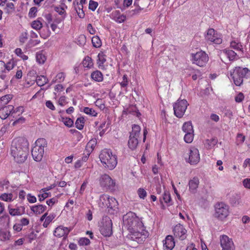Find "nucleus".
Instances as JSON below:
<instances>
[{
    "instance_id": "f257e3e1",
    "label": "nucleus",
    "mask_w": 250,
    "mask_h": 250,
    "mask_svg": "<svg viewBox=\"0 0 250 250\" xmlns=\"http://www.w3.org/2000/svg\"><path fill=\"white\" fill-rule=\"evenodd\" d=\"M29 143L26 139L22 137L16 138L12 142L11 153L17 163H22L27 158Z\"/></svg>"
},
{
    "instance_id": "f03ea898",
    "label": "nucleus",
    "mask_w": 250,
    "mask_h": 250,
    "mask_svg": "<svg viewBox=\"0 0 250 250\" xmlns=\"http://www.w3.org/2000/svg\"><path fill=\"white\" fill-rule=\"evenodd\" d=\"M99 158L104 167L110 170L114 169L117 165V156L113 154L110 149H104L102 150Z\"/></svg>"
},
{
    "instance_id": "7ed1b4c3",
    "label": "nucleus",
    "mask_w": 250,
    "mask_h": 250,
    "mask_svg": "<svg viewBox=\"0 0 250 250\" xmlns=\"http://www.w3.org/2000/svg\"><path fill=\"white\" fill-rule=\"evenodd\" d=\"M100 206L102 208L106 207L109 213L114 214L118 212L119 204L115 198L103 194L100 196Z\"/></svg>"
},
{
    "instance_id": "20e7f679",
    "label": "nucleus",
    "mask_w": 250,
    "mask_h": 250,
    "mask_svg": "<svg viewBox=\"0 0 250 250\" xmlns=\"http://www.w3.org/2000/svg\"><path fill=\"white\" fill-rule=\"evenodd\" d=\"M250 76V70L248 68L235 67L233 72L230 73V76L236 86H240L243 83L244 78H248Z\"/></svg>"
},
{
    "instance_id": "39448f33",
    "label": "nucleus",
    "mask_w": 250,
    "mask_h": 250,
    "mask_svg": "<svg viewBox=\"0 0 250 250\" xmlns=\"http://www.w3.org/2000/svg\"><path fill=\"white\" fill-rule=\"evenodd\" d=\"M47 146V141L44 138H39L35 142L32 150V156L37 162L41 161L44 154V148Z\"/></svg>"
},
{
    "instance_id": "423d86ee",
    "label": "nucleus",
    "mask_w": 250,
    "mask_h": 250,
    "mask_svg": "<svg viewBox=\"0 0 250 250\" xmlns=\"http://www.w3.org/2000/svg\"><path fill=\"white\" fill-rule=\"evenodd\" d=\"M123 222L125 226L127 227L130 232L135 231L142 226V223L139 221L134 213L129 212L123 216Z\"/></svg>"
},
{
    "instance_id": "0eeeda50",
    "label": "nucleus",
    "mask_w": 250,
    "mask_h": 250,
    "mask_svg": "<svg viewBox=\"0 0 250 250\" xmlns=\"http://www.w3.org/2000/svg\"><path fill=\"white\" fill-rule=\"evenodd\" d=\"M191 61L193 63L199 66L203 67L208 61V56L205 52L200 51L195 54H191Z\"/></svg>"
},
{
    "instance_id": "6e6552de",
    "label": "nucleus",
    "mask_w": 250,
    "mask_h": 250,
    "mask_svg": "<svg viewBox=\"0 0 250 250\" xmlns=\"http://www.w3.org/2000/svg\"><path fill=\"white\" fill-rule=\"evenodd\" d=\"M215 217L219 219L223 220L229 214V207L224 203H218L215 206Z\"/></svg>"
},
{
    "instance_id": "1a4fd4ad",
    "label": "nucleus",
    "mask_w": 250,
    "mask_h": 250,
    "mask_svg": "<svg viewBox=\"0 0 250 250\" xmlns=\"http://www.w3.org/2000/svg\"><path fill=\"white\" fill-rule=\"evenodd\" d=\"M102 225L100 228L101 233L105 237H109L112 234V222L110 217L105 216L103 218Z\"/></svg>"
},
{
    "instance_id": "9d476101",
    "label": "nucleus",
    "mask_w": 250,
    "mask_h": 250,
    "mask_svg": "<svg viewBox=\"0 0 250 250\" xmlns=\"http://www.w3.org/2000/svg\"><path fill=\"white\" fill-rule=\"evenodd\" d=\"M188 104L186 100H178L173 104L174 115L178 118H182L187 108Z\"/></svg>"
},
{
    "instance_id": "9b49d317",
    "label": "nucleus",
    "mask_w": 250,
    "mask_h": 250,
    "mask_svg": "<svg viewBox=\"0 0 250 250\" xmlns=\"http://www.w3.org/2000/svg\"><path fill=\"white\" fill-rule=\"evenodd\" d=\"M100 186L107 190H114L115 189V182L108 175L104 174L100 178Z\"/></svg>"
},
{
    "instance_id": "f8f14e48",
    "label": "nucleus",
    "mask_w": 250,
    "mask_h": 250,
    "mask_svg": "<svg viewBox=\"0 0 250 250\" xmlns=\"http://www.w3.org/2000/svg\"><path fill=\"white\" fill-rule=\"evenodd\" d=\"M187 162L190 165H196L199 163L200 158L199 150L197 148L193 147L189 149L188 153L185 157Z\"/></svg>"
},
{
    "instance_id": "ddd939ff",
    "label": "nucleus",
    "mask_w": 250,
    "mask_h": 250,
    "mask_svg": "<svg viewBox=\"0 0 250 250\" xmlns=\"http://www.w3.org/2000/svg\"><path fill=\"white\" fill-rule=\"evenodd\" d=\"M130 233L129 238L131 240L136 241L138 243H143L148 236V232L144 229H142V231L140 232L137 229L134 231H131Z\"/></svg>"
},
{
    "instance_id": "4468645a",
    "label": "nucleus",
    "mask_w": 250,
    "mask_h": 250,
    "mask_svg": "<svg viewBox=\"0 0 250 250\" xmlns=\"http://www.w3.org/2000/svg\"><path fill=\"white\" fill-rule=\"evenodd\" d=\"M220 244L222 250H235V246L231 239L226 235L220 236Z\"/></svg>"
},
{
    "instance_id": "2eb2a0df",
    "label": "nucleus",
    "mask_w": 250,
    "mask_h": 250,
    "mask_svg": "<svg viewBox=\"0 0 250 250\" xmlns=\"http://www.w3.org/2000/svg\"><path fill=\"white\" fill-rule=\"evenodd\" d=\"M173 234L175 237L181 240H184L187 238V230L183 225L179 224L176 225L173 229Z\"/></svg>"
},
{
    "instance_id": "dca6fc26",
    "label": "nucleus",
    "mask_w": 250,
    "mask_h": 250,
    "mask_svg": "<svg viewBox=\"0 0 250 250\" xmlns=\"http://www.w3.org/2000/svg\"><path fill=\"white\" fill-rule=\"evenodd\" d=\"M206 39L207 40L213 42L216 44H220L222 42V39L220 38V36L216 33V31L213 28L208 29Z\"/></svg>"
},
{
    "instance_id": "f3484780",
    "label": "nucleus",
    "mask_w": 250,
    "mask_h": 250,
    "mask_svg": "<svg viewBox=\"0 0 250 250\" xmlns=\"http://www.w3.org/2000/svg\"><path fill=\"white\" fill-rule=\"evenodd\" d=\"M71 230L72 229L70 228L63 227L61 226H59L54 230V235L58 237L63 236L64 238L65 239Z\"/></svg>"
},
{
    "instance_id": "a211bd4d",
    "label": "nucleus",
    "mask_w": 250,
    "mask_h": 250,
    "mask_svg": "<svg viewBox=\"0 0 250 250\" xmlns=\"http://www.w3.org/2000/svg\"><path fill=\"white\" fill-rule=\"evenodd\" d=\"M13 109L14 106L12 105L1 107L0 109V118L3 120L6 119L9 115L12 116Z\"/></svg>"
},
{
    "instance_id": "6ab92c4d",
    "label": "nucleus",
    "mask_w": 250,
    "mask_h": 250,
    "mask_svg": "<svg viewBox=\"0 0 250 250\" xmlns=\"http://www.w3.org/2000/svg\"><path fill=\"white\" fill-rule=\"evenodd\" d=\"M8 209L9 214L11 216H19L25 213V208L23 206L18 207L15 208H13L9 205Z\"/></svg>"
},
{
    "instance_id": "aec40b11",
    "label": "nucleus",
    "mask_w": 250,
    "mask_h": 250,
    "mask_svg": "<svg viewBox=\"0 0 250 250\" xmlns=\"http://www.w3.org/2000/svg\"><path fill=\"white\" fill-rule=\"evenodd\" d=\"M199 184V180L197 177H194L192 179L189 180L188 182V186L190 192L193 193H195Z\"/></svg>"
},
{
    "instance_id": "412c9836",
    "label": "nucleus",
    "mask_w": 250,
    "mask_h": 250,
    "mask_svg": "<svg viewBox=\"0 0 250 250\" xmlns=\"http://www.w3.org/2000/svg\"><path fill=\"white\" fill-rule=\"evenodd\" d=\"M164 247L167 250H172L175 246V241L171 235H168L165 240Z\"/></svg>"
},
{
    "instance_id": "4be33fe9",
    "label": "nucleus",
    "mask_w": 250,
    "mask_h": 250,
    "mask_svg": "<svg viewBox=\"0 0 250 250\" xmlns=\"http://www.w3.org/2000/svg\"><path fill=\"white\" fill-rule=\"evenodd\" d=\"M46 209V206L42 205H38L31 207V210L36 214L43 213Z\"/></svg>"
},
{
    "instance_id": "5701e85b",
    "label": "nucleus",
    "mask_w": 250,
    "mask_h": 250,
    "mask_svg": "<svg viewBox=\"0 0 250 250\" xmlns=\"http://www.w3.org/2000/svg\"><path fill=\"white\" fill-rule=\"evenodd\" d=\"M139 142L138 138L136 137H129V140L128 141V146L130 149L133 150L135 149L138 145Z\"/></svg>"
},
{
    "instance_id": "b1692460",
    "label": "nucleus",
    "mask_w": 250,
    "mask_h": 250,
    "mask_svg": "<svg viewBox=\"0 0 250 250\" xmlns=\"http://www.w3.org/2000/svg\"><path fill=\"white\" fill-rule=\"evenodd\" d=\"M141 128L139 125H133L132 127V131L130 133L129 137L138 138L140 134Z\"/></svg>"
},
{
    "instance_id": "393cba45",
    "label": "nucleus",
    "mask_w": 250,
    "mask_h": 250,
    "mask_svg": "<svg viewBox=\"0 0 250 250\" xmlns=\"http://www.w3.org/2000/svg\"><path fill=\"white\" fill-rule=\"evenodd\" d=\"M241 197L238 194H234L232 195L229 198L230 203L233 206H236L240 203Z\"/></svg>"
},
{
    "instance_id": "a878e982",
    "label": "nucleus",
    "mask_w": 250,
    "mask_h": 250,
    "mask_svg": "<svg viewBox=\"0 0 250 250\" xmlns=\"http://www.w3.org/2000/svg\"><path fill=\"white\" fill-rule=\"evenodd\" d=\"M92 79L96 82H102L103 80V76L102 73L99 70L93 72L91 74Z\"/></svg>"
},
{
    "instance_id": "bb28decb",
    "label": "nucleus",
    "mask_w": 250,
    "mask_h": 250,
    "mask_svg": "<svg viewBox=\"0 0 250 250\" xmlns=\"http://www.w3.org/2000/svg\"><path fill=\"white\" fill-rule=\"evenodd\" d=\"M182 130L185 133L193 132V126L191 122H185L182 126Z\"/></svg>"
},
{
    "instance_id": "cd10ccee",
    "label": "nucleus",
    "mask_w": 250,
    "mask_h": 250,
    "mask_svg": "<svg viewBox=\"0 0 250 250\" xmlns=\"http://www.w3.org/2000/svg\"><path fill=\"white\" fill-rule=\"evenodd\" d=\"M82 64L84 67L91 68L93 65V62L91 58L89 56L85 57L83 61Z\"/></svg>"
},
{
    "instance_id": "c85d7f7f",
    "label": "nucleus",
    "mask_w": 250,
    "mask_h": 250,
    "mask_svg": "<svg viewBox=\"0 0 250 250\" xmlns=\"http://www.w3.org/2000/svg\"><path fill=\"white\" fill-rule=\"evenodd\" d=\"M36 81L39 86H42L47 83L48 79L44 76H37L36 77Z\"/></svg>"
},
{
    "instance_id": "c756f323",
    "label": "nucleus",
    "mask_w": 250,
    "mask_h": 250,
    "mask_svg": "<svg viewBox=\"0 0 250 250\" xmlns=\"http://www.w3.org/2000/svg\"><path fill=\"white\" fill-rule=\"evenodd\" d=\"M12 96L10 94L5 95L0 98V106L7 104L12 99Z\"/></svg>"
},
{
    "instance_id": "7c9ffc66",
    "label": "nucleus",
    "mask_w": 250,
    "mask_h": 250,
    "mask_svg": "<svg viewBox=\"0 0 250 250\" xmlns=\"http://www.w3.org/2000/svg\"><path fill=\"white\" fill-rule=\"evenodd\" d=\"M16 65V63L15 61L12 59L10 60L6 63H5V66L4 67L5 69L2 71V73H6V70L8 71H9L10 70H12Z\"/></svg>"
},
{
    "instance_id": "2f4dec72",
    "label": "nucleus",
    "mask_w": 250,
    "mask_h": 250,
    "mask_svg": "<svg viewBox=\"0 0 250 250\" xmlns=\"http://www.w3.org/2000/svg\"><path fill=\"white\" fill-rule=\"evenodd\" d=\"M97 144V141L96 139L95 140H91L89 141V142L87 143L86 146L85 150L86 151H89L90 153H91L94 149L96 145Z\"/></svg>"
},
{
    "instance_id": "473e14b6",
    "label": "nucleus",
    "mask_w": 250,
    "mask_h": 250,
    "mask_svg": "<svg viewBox=\"0 0 250 250\" xmlns=\"http://www.w3.org/2000/svg\"><path fill=\"white\" fill-rule=\"evenodd\" d=\"M224 52L229 59V61H233L237 56L236 53L232 50L225 49L224 50Z\"/></svg>"
},
{
    "instance_id": "72a5a7b5",
    "label": "nucleus",
    "mask_w": 250,
    "mask_h": 250,
    "mask_svg": "<svg viewBox=\"0 0 250 250\" xmlns=\"http://www.w3.org/2000/svg\"><path fill=\"white\" fill-rule=\"evenodd\" d=\"M84 124V118L83 117H79V118H77V119L75 122L76 127L79 130H82L83 128Z\"/></svg>"
},
{
    "instance_id": "f704fd0d",
    "label": "nucleus",
    "mask_w": 250,
    "mask_h": 250,
    "mask_svg": "<svg viewBox=\"0 0 250 250\" xmlns=\"http://www.w3.org/2000/svg\"><path fill=\"white\" fill-rule=\"evenodd\" d=\"M91 41L93 46L96 48L100 47L102 45L101 41L100 38L97 36L93 37Z\"/></svg>"
},
{
    "instance_id": "c9c22d12",
    "label": "nucleus",
    "mask_w": 250,
    "mask_h": 250,
    "mask_svg": "<svg viewBox=\"0 0 250 250\" xmlns=\"http://www.w3.org/2000/svg\"><path fill=\"white\" fill-rule=\"evenodd\" d=\"M13 194L12 193H4L3 194H2L0 196V198L4 201L6 202H11L13 200Z\"/></svg>"
},
{
    "instance_id": "e433bc0d",
    "label": "nucleus",
    "mask_w": 250,
    "mask_h": 250,
    "mask_svg": "<svg viewBox=\"0 0 250 250\" xmlns=\"http://www.w3.org/2000/svg\"><path fill=\"white\" fill-rule=\"evenodd\" d=\"M136 1L137 0H135L134 4V5L136 6L137 7L135 8L134 9H133L129 11V13L131 16H133L134 15L139 13L141 11V10L143 9V8H141L138 5V4L137 3Z\"/></svg>"
},
{
    "instance_id": "4c0bfd02",
    "label": "nucleus",
    "mask_w": 250,
    "mask_h": 250,
    "mask_svg": "<svg viewBox=\"0 0 250 250\" xmlns=\"http://www.w3.org/2000/svg\"><path fill=\"white\" fill-rule=\"evenodd\" d=\"M51 32L48 29V27H47L45 29H43L41 32L40 33V36L44 39H46L48 37H49L50 35Z\"/></svg>"
},
{
    "instance_id": "58836bf2",
    "label": "nucleus",
    "mask_w": 250,
    "mask_h": 250,
    "mask_svg": "<svg viewBox=\"0 0 250 250\" xmlns=\"http://www.w3.org/2000/svg\"><path fill=\"white\" fill-rule=\"evenodd\" d=\"M98 62L99 66H102L106 61L105 55L103 53H100L98 55Z\"/></svg>"
},
{
    "instance_id": "ea45409f",
    "label": "nucleus",
    "mask_w": 250,
    "mask_h": 250,
    "mask_svg": "<svg viewBox=\"0 0 250 250\" xmlns=\"http://www.w3.org/2000/svg\"><path fill=\"white\" fill-rule=\"evenodd\" d=\"M83 111L85 114L92 116L96 117L97 115V113L93 109L88 107H84Z\"/></svg>"
},
{
    "instance_id": "a19ab883",
    "label": "nucleus",
    "mask_w": 250,
    "mask_h": 250,
    "mask_svg": "<svg viewBox=\"0 0 250 250\" xmlns=\"http://www.w3.org/2000/svg\"><path fill=\"white\" fill-rule=\"evenodd\" d=\"M6 12L10 14L15 11V7L13 3L8 2L6 3V6L4 8Z\"/></svg>"
},
{
    "instance_id": "79ce46f5",
    "label": "nucleus",
    "mask_w": 250,
    "mask_h": 250,
    "mask_svg": "<svg viewBox=\"0 0 250 250\" xmlns=\"http://www.w3.org/2000/svg\"><path fill=\"white\" fill-rule=\"evenodd\" d=\"M193 132L186 133L184 136V140L187 143H190L193 139Z\"/></svg>"
},
{
    "instance_id": "37998d69",
    "label": "nucleus",
    "mask_w": 250,
    "mask_h": 250,
    "mask_svg": "<svg viewBox=\"0 0 250 250\" xmlns=\"http://www.w3.org/2000/svg\"><path fill=\"white\" fill-rule=\"evenodd\" d=\"M36 60L39 63L43 64L46 60V57L42 53H38L36 54Z\"/></svg>"
},
{
    "instance_id": "c03bdc74",
    "label": "nucleus",
    "mask_w": 250,
    "mask_h": 250,
    "mask_svg": "<svg viewBox=\"0 0 250 250\" xmlns=\"http://www.w3.org/2000/svg\"><path fill=\"white\" fill-rule=\"evenodd\" d=\"M31 26L33 28L39 30H40L42 27V23L39 21H34L31 23Z\"/></svg>"
},
{
    "instance_id": "a18cd8bd",
    "label": "nucleus",
    "mask_w": 250,
    "mask_h": 250,
    "mask_svg": "<svg viewBox=\"0 0 250 250\" xmlns=\"http://www.w3.org/2000/svg\"><path fill=\"white\" fill-rule=\"evenodd\" d=\"M217 139L216 138H212L210 140H207V146L208 148H210L211 147L214 146L217 143Z\"/></svg>"
},
{
    "instance_id": "49530a36",
    "label": "nucleus",
    "mask_w": 250,
    "mask_h": 250,
    "mask_svg": "<svg viewBox=\"0 0 250 250\" xmlns=\"http://www.w3.org/2000/svg\"><path fill=\"white\" fill-rule=\"evenodd\" d=\"M51 194L50 192H43V193L42 194H39L38 195L39 200L40 202L43 201L47 197H51Z\"/></svg>"
},
{
    "instance_id": "de8ad7c7",
    "label": "nucleus",
    "mask_w": 250,
    "mask_h": 250,
    "mask_svg": "<svg viewBox=\"0 0 250 250\" xmlns=\"http://www.w3.org/2000/svg\"><path fill=\"white\" fill-rule=\"evenodd\" d=\"M55 218V215L54 214H51L47 217H46L45 221L43 224V226L44 228L47 227L48 225L50 224V223L53 220V219Z\"/></svg>"
},
{
    "instance_id": "09e8293b",
    "label": "nucleus",
    "mask_w": 250,
    "mask_h": 250,
    "mask_svg": "<svg viewBox=\"0 0 250 250\" xmlns=\"http://www.w3.org/2000/svg\"><path fill=\"white\" fill-rule=\"evenodd\" d=\"M63 124L67 126L70 127L73 125V121L69 118H62Z\"/></svg>"
},
{
    "instance_id": "8fccbe9b",
    "label": "nucleus",
    "mask_w": 250,
    "mask_h": 250,
    "mask_svg": "<svg viewBox=\"0 0 250 250\" xmlns=\"http://www.w3.org/2000/svg\"><path fill=\"white\" fill-rule=\"evenodd\" d=\"M78 243L81 246H87L90 244V241L89 239L83 237L79 239Z\"/></svg>"
},
{
    "instance_id": "3c124183",
    "label": "nucleus",
    "mask_w": 250,
    "mask_h": 250,
    "mask_svg": "<svg viewBox=\"0 0 250 250\" xmlns=\"http://www.w3.org/2000/svg\"><path fill=\"white\" fill-rule=\"evenodd\" d=\"M86 42V38L83 35H80L77 40V42L78 44H79L81 46H83L85 44Z\"/></svg>"
},
{
    "instance_id": "603ef678",
    "label": "nucleus",
    "mask_w": 250,
    "mask_h": 250,
    "mask_svg": "<svg viewBox=\"0 0 250 250\" xmlns=\"http://www.w3.org/2000/svg\"><path fill=\"white\" fill-rule=\"evenodd\" d=\"M28 39V34L27 32H22L20 36V42L21 43H24Z\"/></svg>"
},
{
    "instance_id": "864d4df0",
    "label": "nucleus",
    "mask_w": 250,
    "mask_h": 250,
    "mask_svg": "<svg viewBox=\"0 0 250 250\" xmlns=\"http://www.w3.org/2000/svg\"><path fill=\"white\" fill-rule=\"evenodd\" d=\"M98 5V2L92 0L89 1V9L94 11Z\"/></svg>"
},
{
    "instance_id": "5fc2aeb1",
    "label": "nucleus",
    "mask_w": 250,
    "mask_h": 250,
    "mask_svg": "<svg viewBox=\"0 0 250 250\" xmlns=\"http://www.w3.org/2000/svg\"><path fill=\"white\" fill-rule=\"evenodd\" d=\"M37 8L36 7H33L30 8L28 15L30 18H34L36 16V13L37 12Z\"/></svg>"
},
{
    "instance_id": "6e6d98bb",
    "label": "nucleus",
    "mask_w": 250,
    "mask_h": 250,
    "mask_svg": "<svg viewBox=\"0 0 250 250\" xmlns=\"http://www.w3.org/2000/svg\"><path fill=\"white\" fill-rule=\"evenodd\" d=\"M138 193L139 197L142 199H144L146 196V192L143 188H139L138 190Z\"/></svg>"
},
{
    "instance_id": "4d7b16f0",
    "label": "nucleus",
    "mask_w": 250,
    "mask_h": 250,
    "mask_svg": "<svg viewBox=\"0 0 250 250\" xmlns=\"http://www.w3.org/2000/svg\"><path fill=\"white\" fill-rule=\"evenodd\" d=\"M230 46L237 50H241L242 49V45L235 42H232L230 43Z\"/></svg>"
},
{
    "instance_id": "13d9d810",
    "label": "nucleus",
    "mask_w": 250,
    "mask_h": 250,
    "mask_svg": "<svg viewBox=\"0 0 250 250\" xmlns=\"http://www.w3.org/2000/svg\"><path fill=\"white\" fill-rule=\"evenodd\" d=\"M23 112V107L22 106H19V107H17L15 109H14V108L13 109V110L12 111V116L14 117V114L16 113H20L19 114V115H20V114L22 113Z\"/></svg>"
},
{
    "instance_id": "bf43d9fd",
    "label": "nucleus",
    "mask_w": 250,
    "mask_h": 250,
    "mask_svg": "<svg viewBox=\"0 0 250 250\" xmlns=\"http://www.w3.org/2000/svg\"><path fill=\"white\" fill-rule=\"evenodd\" d=\"M59 104L62 106L68 103L66 100V97L64 96H61L58 101Z\"/></svg>"
},
{
    "instance_id": "052dcab7",
    "label": "nucleus",
    "mask_w": 250,
    "mask_h": 250,
    "mask_svg": "<svg viewBox=\"0 0 250 250\" xmlns=\"http://www.w3.org/2000/svg\"><path fill=\"white\" fill-rule=\"evenodd\" d=\"M122 87H125L128 85V81L126 75H124L123 77V81L120 83Z\"/></svg>"
},
{
    "instance_id": "680f3d73",
    "label": "nucleus",
    "mask_w": 250,
    "mask_h": 250,
    "mask_svg": "<svg viewBox=\"0 0 250 250\" xmlns=\"http://www.w3.org/2000/svg\"><path fill=\"white\" fill-rule=\"evenodd\" d=\"M83 6H82V8L79 7V11L77 9V8L75 7V10L78 14V16L80 18H83L84 17V13L83 10Z\"/></svg>"
},
{
    "instance_id": "e2e57ef3",
    "label": "nucleus",
    "mask_w": 250,
    "mask_h": 250,
    "mask_svg": "<svg viewBox=\"0 0 250 250\" xmlns=\"http://www.w3.org/2000/svg\"><path fill=\"white\" fill-rule=\"evenodd\" d=\"M163 199L165 203H169L171 201L170 194L169 193L165 192L163 194Z\"/></svg>"
},
{
    "instance_id": "0e129e2a",
    "label": "nucleus",
    "mask_w": 250,
    "mask_h": 250,
    "mask_svg": "<svg viewBox=\"0 0 250 250\" xmlns=\"http://www.w3.org/2000/svg\"><path fill=\"white\" fill-rule=\"evenodd\" d=\"M64 74L62 72L58 73L56 76V79H57L59 81V83L63 82L64 79Z\"/></svg>"
},
{
    "instance_id": "69168bd1",
    "label": "nucleus",
    "mask_w": 250,
    "mask_h": 250,
    "mask_svg": "<svg viewBox=\"0 0 250 250\" xmlns=\"http://www.w3.org/2000/svg\"><path fill=\"white\" fill-rule=\"evenodd\" d=\"M27 197L28 201L30 203H34L37 201L36 197L31 195V194H28Z\"/></svg>"
},
{
    "instance_id": "338daca9",
    "label": "nucleus",
    "mask_w": 250,
    "mask_h": 250,
    "mask_svg": "<svg viewBox=\"0 0 250 250\" xmlns=\"http://www.w3.org/2000/svg\"><path fill=\"white\" fill-rule=\"evenodd\" d=\"M244 98V95L242 93H239L235 98V100L237 103L241 102Z\"/></svg>"
},
{
    "instance_id": "774afa93",
    "label": "nucleus",
    "mask_w": 250,
    "mask_h": 250,
    "mask_svg": "<svg viewBox=\"0 0 250 250\" xmlns=\"http://www.w3.org/2000/svg\"><path fill=\"white\" fill-rule=\"evenodd\" d=\"M243 184L245 188H250V179L246 178L243 181Z\"/></svg>"
}]
</instances>
